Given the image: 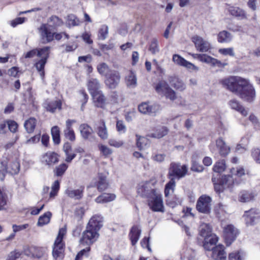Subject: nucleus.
I'll return each instance as SVG.
<instances>
[{
  "mask_svg": "<svg viewBox=\"0 0 260 260\" xmlns=\"http://www.w3.org/2000/svg\"><path fill=\"white\" fill-rule=\"evenodd\" d=\"M222 85L232 92L237 95L246 83V80L238 76H231L221 81Z\"/></svg>",
  "mask_w": 260,
  "mask_h": 260,
  "instance_id": "f257e3e1",
  "label": "nucleus"
},
{
  "mask_svg": "<svg viewBox=\"0 0 260 260\" xmlns=\"http://www.w3.org/2000/svg\"><path fill=\"white\" fill-rule=\"evenodd\" d=\"M67 232L66 228L64 226L59 229L58 236L54 242L52 251V255L55 259L62 258L64 252V244L62 239Z\"/></svg>",
  "mask_w": 260,
  "mask_h": 260,
  "instance_id": "f03ea898",
  "label": "nucleus"
},
{
  "mask_svg": "<svg viewBox=\"0 0 260 260\" xmlns=\"http://www.w3.org/2000/svg\"><path fill=\"white\" fill-rule=\"evenodd\" d=\"M187 171L188 168L186 165H181L180 163L172 162L170 164L168 175L170 180L173 179L175 181V179L179 180L184 177L186 175Z\"/></svg>",
  "mask_w": 260,
  "mask_h": 260,
  "instance_id": "7ed1b4c3",
  "label": "nucleus"
},
{
  "mask_svg": "<svg viewBox=\"0 0 260 260\" xmlns=\"http://www.w3.org/2000/svg\"><path fill=\"white\" fill-rule=\"evenodd\" d=\"M237 95L243 100L251 103L255 99V91L253 86L246 80V83L242 86L241 89Z\"/></svg>",
  "mask_w": 260,
  "mask_h": 260,
  "instance_id": "20e7f679",
  "label": "nucleus"
},
{
  "mask_svg": "<svg viewBox=\"0 0 260 260\" xmlns=\"http://www.w3.org/2000/svg\"><path fill=\"white\" fill-rule=\"evenodd\" d=\"M155 89L160 95H164L166 99L174 101L177 99L175 91L164 81L160 82L157 84Z\"/></svg>",
  "mask_w": 260,
  "mask_h": 260,
  "instance_id": "39448f33",
  "label": "nucleus"
},
{
  "mask_svg": "<svg viewBox=\"0 0 260 260\" xmlns=\"http://www.w3.org/2000/svg\"><path fill=\"white\" fill-rule=\"evenodd\" d=\"M212 199L210 197L203 194L199 197L197 204V210L204 214L210 213L211 209Z\"/></svg>",
  "mask_w": 260,
  "mask_h": 260,
  "instance_id": "423d86ee",
  "label": "nucleus"
},
{
  "mask_svg": "<svg viewBox=\"0 0 260 260\" xmlns=\"http://www.w3.org/2000/svg\"><path fill=\"white\" fill-rule=\"evenodd\" d=\"M99 236L98 232L86 226V230L83 232L79 242L83 245L89 246L97 240Z\"/></svg>",
  "mask_w": 260,
  "mask_h": 260,
  "instance_id": "0eeeda50",
  "label": "nucleus"
},
{
  "mask_svg": "<svg viewBox=\"0 0 260 260\" xmlns=\"http://www.w3.org/2000/svg\"><path fill=\"white\" fill-rule=\"evenodd\" d=\"M38 31L42 43L46 44L53 41L54 32L52 31V28L50 27L48 24H41L38 28Z\"/></svg>",
  "mask_w": 260,
  "mask_h": 260,
  "instance_id": "6e6552de",
  "label": "nucleus"
},
{
  "mask_svg": "<svg viewBox=\"0 0 260 260\" xmlns=\"http://www.w3.org/2000/svg\"><path fill=\"white\" fill-rule=\"evenodd\" d=\"M148 205L153 211L164 212L162 195L159 191L148 199Z\"/></svg>",
  "mask_w": 260,
  "mask_h": 260,
  "instance_id": "1a4fd4ad",
  "label": "nucleus"
},
{
  "mask_svg": "<svg viewBox=\"0 0 260 260\" xmlns=\"http://www.w3.org/2000/svg\"><path fill=\"white\" fill-rule=\"evenodd\" d=\"M239 232L232 224H228L223 228V237L226 246H230L235 240Z\"/></svg>",
  "mask_w": 260,
  "mask_h": 260,
  "instance_id": "9d476101",
  "label": "nucleus"
},
{
  "mask_svg": "<svg viewBox=\"0 0 260 260\" xmlns=\"http://www.w3.org/2000/svg\"><path fill=\"white\" fill-rule=\"evenodd\" d=\"M152 184L150 182L141 183L137 187V192L139 194L148 199L154 195L159 190L152 188Z\"/></svg>",
  "mask_w": 260,
  "mask_h": 260,
  "instance_id": "9b49d317",
  "label": "nucleus"
},
{
  "mask_svg": "<svg viewBox=\"0 0 260 260\" xmlns=\"http://www.w3.org/2000/svg\"><path fill=\"white\" fill-rule=\"evenodd\" d=\"M138 110L142 114L154 115L160 111V107L156 104L143 102L139 105Z\"/></svg>",
  "mask_w": 260,
  "mask_h": 260,
  "instance_id": "f8f14e48",
  "label": "nucleus"
},
{
  "mask_svg": "<svg viewBox=\"0 0 260 260\" xmlns=\"http://www.w3.org/2000/svg\"><path fill=\"white\" fill-rule=\"evenodd\" d=\"M244 216L247 225H254L260 222V211L258 209H251L245 211Z\"/></svg>",
  "mask_w": 260,
  "mask_h": 260,
  "instance_id": "ddd939ff",
  "label": "nucleus"
},
{
  "mask_svg": "<svg viewBox=\"0 0 260 260\" xmlns=\"http://www.w3.org/2000/svg\"><path fill=\"white\" fill-rule=\"evenodd\" d=\"M173 61L177 64L185 67L189 71L197 72L199 70V68L193 63L187 61L184 58L178 54H174L173 56Z\"/></svg>",
  "mask_w": 260,
  "mask_h": 260,
  "instance_id": "4468645a",
  "label": "nucleus"
},
{
  "mask_svg": "<svg viewBox=\"0 0 260 260\" xmlns=\"http://www.w3.org/2000/svg\"><path fill=\"white\" fill-rule=\"evenodd\" d=\"M192 41L194 43L197 50L200 52H207L210 48V43L200 36H196L193 37L192 38Z\"/></svg>",
  "mask_w": 260,
  "mask_h": 260,
  "instance_id": "2eb2a0df",
  "label": "nucleus"
},
{
  "mask_svg": "<svg viewBox=\"0 0 260 260\" xmlns=\"http://www.w3.org/2000/svg\"><path fill=\"white\" fill-rule=\"evenodd\" d=\"M120 79L119 73L116 71H112L107 77L105 84L109 88L114 89L119 84Z\"/></svg>",
  "mask_w": 260,
  "mask_h": 260,
  "instance_id": "dca6fc26",
  "label": "nucleus"
},
{
  "mask_svg": "<svg viewBox=\"0 0 260 260\" xmlns=\"http://www.w3.org/2000/svg\"><path fill=\"white\" fill-rule=\"evenodd\" d=\"M44 107L46 110L51 113H55L61 109L62 102L61 100H46L44 104Z\"/></svg>",
  "mask_w": 260,
  "mask_h": 260,
  "instance_id": "f3484780",
  "label": "nucleus"
},
{
  "mask_svg": "<svg viewBox=\"0 0 260 260\" xmlns=\"http://www.w3.org/2000/svg\"><path fill=\"white\" fill-rule=\"evenodd\" d=\"M103 217L100 215H93L89 220L87 227L97 232L103 226Z\"/></svg>",
  "mask_w": 260,
  "mask_h": 260,
  "instance_id": "a211bd4d",
  "label": "nucleus"
},
{
  "mask_svg": "<svg viewBox=\"0 0 260 260\" xmlns=\"http://www.w3.org/2000/svg\"><path fill=\"white\" fill-rule=\"evenodd\" d=\"M92 97L94 105L98 108H104L107 104V100L101 90L91 94Z\"/></svg>",
  "mask_w": 260,
  "mask_h": 260,
  "instance_id": "6ab92c4d",
  "label": "nucleus"
},
{
  "mask_svg": "<svg viewBox=\"0 0 260 260\" xmlns=\"http://www.w3.org/2000/svg\"><path fill=\"white\" fill-rule=\"evenodd\" d=\"M191 55L194 58L198 59L202 62L211 64L214 66H219L221 64L220 61L206 54H191Z\"/></svg>",
  "mask_w": 260,
  "mask_h": 260,
  "instance_id": "aec40b11",
  "label": "nucleus"
},
{
  "mask_svg": "<svg viewBox=\"0 0 260 260\" xmlns=\"http://www.w3.org/2000/svg\"><path fill=\"white\" fill-rule=\"evenodd\" d=\"M7 164V170L8 173L11 175H15L18 173L20 170V164L17 158H9Z\"/></svg>",
  "mask_w": 260,
  "mask_h": 260,
  "instance_id": "412c9836",
  "label": "nucleus"
},
{
  "mask_svg": "<svg viewBox=\"0 0 260 260\" xmlns=\"http://www.w3.org/2000/svg\"><path fill=\"white\" fill-rule=\"evenodd\" d=\"M75 122L74 120L68 119L66 122V128L63 131L65 137L71 141L75 140V135L72 127L73 123Z\"/></svg>",
  "mask_w": 260,
  "mask_h": 260,
  "instance_id": "4be33fe9",
  "label": "nucleus"
},
{
  "mask_svg": "<svg viewBox=\"0 0 260 260\" xmlns=\"http://www.w3.org/2000/svg\"><path fill=\"white\" fill-rule=\"evenodd\" d=\"M212 257L215 260L224 259L226 257V254L224 250V246L219 244L216 246L212 250Z\"/></svg>",
  "mask_w": 260,
  "mask_h": 260,
  "instance_id": "5701e85b",
  "label": "nucleus"
},
{
  "mask_svg": "<svg viewBox=\"0 0 260 260\" xmlns=\"http://www.w3.org/2000/svg\"><path fill=\"white\" fill-rule=\"evenodd\" d=\"M216 146L219 154L222 156H225L230 152V147L228 146L225 141L220 138L216 140Z\"/></svg>",
  "mask_w": 260,
  "mask_h": 260,
  "instance_id": "b1692460",
  "label": "nucleus"
},
{
  "mask_svg": "<svg viewBox=\"0 0 260 260\" xmlns=\"http://www.w3.org/2000/svg\"><path fill=\"white\" fill-rule=\"evenodd\" d=\"M42 161L47 165H53L58 161V155L53 152H48L43 155Z\"/></svg>",
  "mask_w": 260,
  "mask_h": 260,
  "instance_id": "393cba45",
  "label": "nucleus"
},
{
  "mask_svg": "<svg viewBox=\"0 0 260 260\" xmlns=\"http://www.w3.org/2000/svg\"><path fill=\"white\" fill-rule=\"evenodd\" d=\"M87 86L90 93L92 94L97 91H100L101 84L99 81L93 78H89L87 80Z\"/></svg>",
  "mask_w": 260,
  "mask_h": 260,
  "instance_id": "a878e982",
  "label": "nucleus"
},
{
  "mask_svg": "<svg viewBox=\"0 0 260 260\" xmlns=\"http://www.w3.org/2000/svg\"><path fill=\"white\" fill-rule=\"evenodd\" d=\"M141 233V230L138 226L132 227L129 236L133 245H135L137 243L139 239Z\"/></svg>",
  "mask_w": 260,
  "mask_h": 260,
  "instance_id": "bb28decb",
  "label": "nucleus"
},
{
  "mask_svg": "<svg viewBox=\"0 0 260 260\" xmlns=\"http://www.w3.org/2000/svg\"><path fill=\"white\" fill-rule=\"evenodd\" d=\"M97 133L98 136L103 140L107 139L108 133L104 120H101L97 126Z\"/></svg>",
  "mask_w": 260,
  "mask_h": 260,
  "instance_id": "cd10ccee",
  "label": "nucleus"
},
{
  "mask_svg": "<svg viewBox=\"0 0 260 260\" xmlns=\"http://www.w3.org/2000/svg\"><path fill=\"white\" fill-rule=\"evenodd\" d=\"M79 129L82 138L84 139H89L93 133L92 128L85 123L81 124Z\"/></svg>",
  "mask_w": 260,
  "mask_h": 260,
  "instance_id": "c85d7f7f",
  "label": "nucleus"
},
{
  "mask_svg": "<svg viewBox=\"0 0 260 260\" xmlns=\"http://www.w3.org/2000/svg\"><path fill=\"white\" fill-rule=\"evenodd\" d=\"M83 188L80 187L77 189H68L66 190V194L70 198L75 200H79L83 196Z\"/></svg>",
  "mask_w": 260,
  "mask_h": 260,
  "instance_id": "c756f323",
  "label": "nucleus"
},
{
  "mask_svg": "<svg viewBox=\"0 0 260 260\" xmlns=\"http://www.w3.org/2000/svg\"><path fill=\"white\" fill-rule=\"evenodd\" d=\"M125 83L127 87L134 88L136 87L137 84V78L136 74L130 71L128 74L125 77Z\"/></svg>",
  "mask_w": 260,
  "mask_h": 260,
  "instance_id": "7c9ffc66",
  "label": "nucleus"
},
{
  "mask_svg": "<svg viewBox=\"0 0 260 260\" xmlns=\"http://www.w3.org/2000/svg\"><path fill=\"white\" fill-rule=\"evenodd\" d=\"M115 198L116 196L114 194L105 193L97 197L95 201L98 203L104 204L113 201Z\"/></svg>",
  "mask_w": 260,
  "mask_h": 260,
  "instance_id": "2f4dec72",
  "label": "nucleus"
},
{
  "mask_svg": "<svg viewBox=\"0 0 260 260\" xmlns=\"http://www.w3.org/2000/svg\"><path fill=\"white\" fill-rule=\"evenodd\" d=\"M37 119L34 117H30L25 121L24 126L28 134L34 132L37 125Z\"/></svg>",
  "mask_w": 260,
  "mask_h": 260,
  "instance_id": "473e14b6",
  "label": "nucleus"
},
{
  "mask_svg": "<svg viewBox=\"0 0 260 260\" xmlns=\"http://www.w3.org/2000/svg\"><path fill=\"white\" fill-rule=\"evenodd\" d=\"M98 178L97 187L99 191H103L108 188L109 184L107 181L106 176L103 174L99 173Z\"/></svg>",
  "mask_w": 260,
  "mask_h": 260,
  "instance_id": "72a5a7b5",
  "label": "nucleus"
},
{
  "mask_svg": "<svg viewBox=\"0 0 260 260\" xmlns=\"http://www.w3.org/2000/svg\"><path fill=\"white\" fill-rule=\"evenodd\" d=\"M229 105L233 109L240 112L242 115L246 116L247 115V110H245L237 100H231L229 102Z\"/></svg>",
  "mask_w": 260,
  "mask_h": 260,
  "instance_id": "f704fd0d",
  "label": "nucleus"
},
{
  "mask_svg": "<svg viewBox=\"0 0 260 260\" xmlns=\"http://www.w3.org/2000/svg\"><path fill=\"white\" fill-rule=\"evenodd\" d=\"M168 129L166 127L160 126L157 127L152 133L150 134V136L152 138L159 139L168 134Z\"/></svg>",
  "mask_w": 260,
  "mask_h": 260,
  "instance_id": "c9c22d12",
  "label": "nucleus"
},
{
  "mask_svg": "<svg viewBox=\"0 0 260 260\" xmlns=\"http://www.w3.org/2000/svg\"><path fill=\"white\" fill-rule=\"evenodd\" d=\"M229 12L232 15L239 17L240 19L246 18L245 12L238 7H230L229 8Z\"/></svg>",
  "mask_w": 260,
  "mask_h": 260,
  "instance_id": "e433bc0d",
  "label": "nucleus"
},
{
  "mask_svg": "<svg viewBox=\"0 0 260 260\" xmlns=\"http://www.w3.org/2000/svg\"><path fill=\"white\" fill-rule=\"evenodd\" d=\"M50 25V27L55 28L63 24L62 20L56 16H52L48 20V23Z\"/></svg>",
  "mask_w": 260,
  "mask_h": 260,
  "instance_id": "4c0bfd02",
  "label": "nucleus"
},
{
  "mask_svg": "<svg viewBox=\"0 0 260 260\" xmlns=\"http://www.w3.org/2000/svg\"><path fill=\"white\" fill-rule=\"evenodd\" d=\"M199 233L201 236L204 238L213 234L212 233V230L210 226L206 223H202L200 225L199 228Z\"/></svg>",
  "mask_w": 260,
  "mask_h": 260,
  "instance_id": "58836bf2",
  "label": "nucleus"
},
{
  "mask_svg": "<svg viewBox=\"0 0 260 260\" xmlns=\"http://www.w3.org/2000/svg\"><path fill=\"white\" fill-rule=\"evenodd\" d=\"M50 49V47L49 46L37 49V56L40 57L41 59H45L47 61L49 56Z\"/></svg>",
  "mask_w": 260,
  "mask_h": 260,
  "instance_id": "ea45409f",
  "label": "nucleus"
},
{
  "mask_svg": "<svg viewBox=\"0 0 260 260\" xmlns=\"http://www.w3.org/2000/svg\"><path fill=\"white\" fill-rule=\"evenodd\" d=\"M219 181L224 188L230 187L234 183L233 177L230 175L222 176Z\"/></svg>",
  "mask_w": 260,
  "mask_h": 260,
  "instance_id": "a19ab883",
  "label": "nucleus"
},
{
  "mask_svg": "<svg viewBox=\"0 0 260 260\" xmlns=\"http://www.w3.org/2000/svg\"><path fill=\"white\" fill-rule=\"evenodd\" d=\"M52 213L50 212L45 213L42 216H41L38 220L37 224L38 226H43L48 224L50 220Z\"/></svg>",
  "mask_w": 260,
  "mask_h": 260,
  "instance_id": "79ce46f5",
  "label": "nucleus"
},
{
  "mask_svg": "<svg viewBox=\"0 0 260 260\" xmlns=\"http://www.w3.org/2000/svg\"><path fill=\"white\" fill-rule=\"evenodd\" d=\"M47 61L45 59H40L35 64L37 71L40 73V76L42 80H44L45 76L44 67Z\"/></svg>",
  "mask_w": 260,
  "mask_h": 260,
  "instance_id": "37998d69",
  "label": "nucleus"
},
{
  "mask_svg": "<svg viewBox=\"0 0 260 260\" xmlns=\"http://www.w3.org/2000/svg\"><path fill=\"white\" fill-rule=\"evenodd\" d=\"M232 39L231 34L225 30L220 32L218 35V41L220 43L229 42Z\"/></svg>",
  "mask_w": 260,
  "mask_h": 260,
  "instance_id": "c03bdc74",
  "label": "nucleus"
},
{
  "mask_svg": "<svg viewBox=\"0 0 260 260\" xmlns=\"http://www.w3.org/2000/svg\"><path fill=\"white\" fill-rule=\"evenodd\" d=\"M171 83L172 86L180 91H183L186 88L185 85L183 81L176 78H174L171 81Z\"/></svg>",
  "mask_w": 260,
  "mask_h": 260,
  "instance_id": "a18cd8bd",
  "label": "nucleus"
},
{
  "mask_svg": "<svg viewBox=\"0 0 260 260\" xmlns=\"http://www.w3.org/2000/svg\"><path fill=\"white\" fill-rule=\"evenodd\" d=\"M51 135L54 143L58 144L60 143V131L57 126H54L51 128Z\"/></svg>",
  "mask_w": 260,
  "mask_h": 260,
  "instance_id": "49530a36",
  "label": "nucleus"
},
{
  "mask_svg": "<svg viewBox=\"0 0 260 260\" xmlns=\"http://www.w3.org/2000/svg\"><path fill=\"white\" fill-rule=\"evenodd\" d=\"M175 186V181L173 179H171L165 186V195L166 197H169L170 193L174 191Z\"/></svg>",
  "mask_w": 260,
  "mask_h": 260,
  "instance_id": "de8ad7c7",
  "label": "nucleus"
},
{
  "mask_svg": "<svg viewBox=\"0 0 260 260\" xmlns=\"http://www.w3.org/2000/svg\"><path fill=\"white\" fill-rule=\"evenodd\" d=\"M108 27L106 25L101 26L98 32V39L101 40H105L108 35Z\"/></svg>",
  "mask_w": 260,
  "mask_h": 260,
  "instance_id": "09e8293b",
  "label": "nucleus"
},
{
  "mask_svg": "<svg viewBox=\"0 0 260 260\" xmlns=\"http://www.w3.org/2000/svg\"><path fill=\"white\" fill-rule=\"evenodd\" d=\"M68 168V166L67 164L64 163L61 164L55 168L54 171V174L58 177L62 176Z\"/></svg>",
  "mask_w": 260,
  "mask_h": 260,
  "instance_id": "8fccbe9b",
  "label": "nucleus"
},
{
  "mask_svg": "<svg viewBox=\"0 0 260 260\" xmlns=\"http://www.w3.org/2000/svg\"><path fill=\"white\" fill-rule=\"evenodd\" d=\"M80 23L79 20L74 15L70 14L68 16L67 25L69 27L79 25Z\"/></svg>",
  "mask_w": 260,
  "mask_h": 260,
  "instance_id": "3c124183",
  "label": "nucleus"
},
{
  "mask_svg": "<svg viewBox=\"0 0 260 260\" xmlns=\"http://www.w3.org/2000/svg\"><path fill=\"white\" fill-rule=\"evenodd\" d=\"M149 50L151 52V53L153 54H155L158 53L159 51L158 41L156 39L154 38L151 41Z\"/></svg>",
  "mask_w": 260,
  "mask_h": 260,
  "instance_id": "603ef678",
  "label": "nucleus"
},
{
  "mask_svg": "<svg viewBox=\"0 0 260 260\" xmlns=\"http://www.w3.org/2000/svg\"><path fill=\"white\" fill-rule=\"evenodd\" d=\"M225 162L224 160H222L217 162L213 168V170L217 173L223 172L225 169Z\"/></svg>",
  "mask_w": 260,
  "mask_h": 260,
  "instance_id": "864d4df0",
  "label": "nucleus"
},
{
  "mask_svg": "<svg viewBox=\"0 0 260 260\" xmlns=\"http://www.w3.org/2000/svg\"><path fill=\"white\" fill-rule=\"evenodd\" d=\"M254 196L251 193L244 191L241 193L239 196V201L241 202H247L252 200Z\"/></svg>",
  "mask_w": 260,
  "mask_h": 260,
  "instance_id": "5fc2aeb1",
  "label": "nucleus"
},
{
  "mask_svg": "<svg viewBox=\"0 0 260 260\" xmlns=\"http://www.w3.org/2000/svg\"><path fill=\"white\" fill-rule=\"evenodd\" d=\"M7 173V164L5 160H3L0 164V180L1 181H4Z\"/></svg>",
  "mask_w": 260,
  "mask_h": 260,
  "instance_id": "6e6d98bb",
  "label": "nucleus"
},
{
  "mask_svg": "<svg viewBox=\"0 0 260 260\" xmlns=\"http://www.w3.org/2000/svg\"><path fill=\"white\" fill-rule=\"evenodd\" d=\"M98 72L102 75L106 76L109 72V67L105 63H101L97 67Z\"/></svg>",
  "mask_w": 260,
  "mask_h": 260,
  "instance_id": "4d7b16f0",
  "label": "nucleus"
},
{
  "mask_svg": "<svg viewBox=\"0 0 260 260\" xmlns=\"http://www.w3.org/2000/svg\"><path fill=\"white\" fill-rule=\"evenodd\" d=\"M7 189L5 186L0 187V201L3 204H7Z\"/></svg>",
  "mask_w": 260,
  "mask_h": 260,
  "instance_id": "13d9d810",
  "label": "nucleus"
},
{
  "mask_svg": "<svg viewBox=\"0 0 260 260\" xmlns=\"http://www.w3.org/2000/svg\"><path fill=\"white\" fill-rule=\"evenodd\" d=\"M137 137V146L140 150L144 149L146 145L147 140L144 137H140L138 135H136Z\"/></svg>",
  "mask_w": 260,
  "mask_h": 260,
  "instance_id": "bf43d9fd",
  "label": "nucleus"
},
{
  "mask_svg": "<svg viewBox=\"0 0 260 260\" xmlns=\"http://www.w3.org/2000/svg\"><path fill=\"white\" fill-rule=\"evenodd\" d=\"M98 147L101 152L106 157H107L112 153V150L107 146L100 144Z\"/></svg>",
  "mask_w": 260,
  "mask_h": 260,
  "instance_id": "052dcab7",
  "label": "nucleus"
},
{
  "mask_svg": "<svg viewBox=\"0 0 260 260\" xmlns=\"http://www.w3.org/2000/svg\"><path fill=\"white\" fill-rule=\"evenodd\" d=\"M90 250V247H87L86 248L81 250L77 254L75 260H81L83 256H88Z\"/></svg>",
  "mask_w": 260,
  "mask_h": 260,
  "instance_id": "680f3d73",
  "label": "nucleus"
},
{
  "mask_svg": "<svg viewBox=\"0 0 260 260\" xmlns=\"http://www.w3.org/2000/svg\"><path fill=\"white\" fill-rule=\"evenodd\" d=\"M251 156L256 163L260 164V149H253L251 150Z\"/></svg>",
  "mask_w": 260,
  "mask_h": 260,
  "instance_id": "e2e57ef3",
  "label": "nucleus"
},
{
  "mask_svg": "<svg viewBox=\"0 0 260 260\" xmlns=\"http://www.w3.org/2000/svg\"><path fill=\"white\" fill-rule=\"evenodd\" d=\"M218 52L223 55H229L230 56H235V53L233 48H221L219 49Z\"/></svg>",
  "mask_w": 260,
  "mask_h": 260,
  "instance_id": "0e129e2a",
  "label": "nucleus"
},
{
  "mask_svg": "<svg viewBox=\"0 0 260 260\" xmlns=\"http://www.w3.org/2000/svg\"><path fill=\"white\" fill-rule=\"evenodd\" d=\"M40 139V135H37L26 140L23 142V144L29 145L37 143L39 142Z\"/></svg>",
  "mask_w": 260,
  "mask_h": 260,
  "instance_id": "69168bd1",
  "label": "nucleus"
},
{
  "mask_svg": "<svg viewBox=\"0 0 260 260\" xmlns=\"http://www.w3.org/2000/svg\"><path fill=\"white\" fill-rule=\"evenodd\" d=\"M224 209V206L219 203L215 207L214 211L218 217H220L225 212Z\"/></svg>",
  "mask_w": 260,
  "mask_h": 260,
  "instance_id": "338daca9",
  "label": "nucleus"
},
{
  "mask_svg": "<svg viewBox=\"0 0 260 260\" xmlns=\"http://www.w3.org/2000/svg\"><path fill=\"white\" fill-rule=\"evenodd\" d=\"M231 172L233 175H235L238 177H241L245 175V170L242 167H238L236 169L232 168Z\"/></svg>",
  "mask_w": 260,
  "mask_h": 260,
  "instance_id": "774afa93",
  "label": "nucleus"
}]
</instances>
